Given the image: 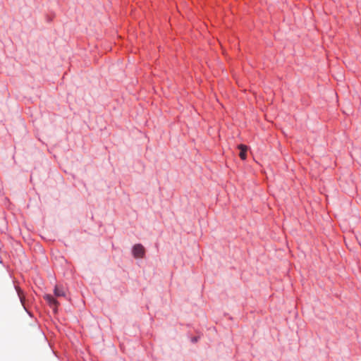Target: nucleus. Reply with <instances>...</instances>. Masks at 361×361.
Masks as SVG:
<instances>
[{
  "label": "nucleus",
  "instance_id": "4",
  "mask_svg": "<svg viewBox=\"0 0 361 361\" xmlns=\"http://www.w3.org/2000/svg\"><path fill=\"white\" fill-rule=\"evenodd\" d=\"M54 295L56 297H66V291L63 288L56 286L54 288Z\"/></svg>",
  "mask_w": 361,
  "mask_h": 361
},
{
  "label": "nucleus",
  "instance_id": "2",
  "mask_svg": "<svg viewBox=\"0 0 361 361\" xmlns=\"http://www.w3.org/2000/svg\"><path fill=\"white\" fill-rule=\"evenodd\" d=\"M44 298L49 303V306L56 312L57 310V307L59 305V302L50 294L45 295L44 296Z\"/></svg>",
  "mask_w": 361,
  "mask_h": 361
},
{
  "label": "nucleus",
  "instance_id": "5",
  "mask_svg": "<svg viewBox=\"0 0 361 361\" xmlns=\"http://www.w3.org/2000/svg\"><path fill=\"white\" fill-rule=\"evenodd\" d=\"M18 295H19L21 302H23V298H22V296L20 295V290H18Z\"/></svg>",
  "mask_w": 361,
  "mask_h": 361
},
{
  "label": "nucleus",
  "instance_id": "3",
  "mask_svg": "<svg viewBox=\"0 0 361 361\" xmlns=\"http://www.w3.org/2000/svg\"><path fill=\"white\" fill-rule=\"evenodd\" d=\"M238 148L240 150L239 157L241 159L245 160L247 157V147L241 144L238 146Z\"/></svg>",
  "mask_w": 361,
  "mask_h": 361
},
{
  "label": "nucleus",
  "instance_id": "1",
  "mask_svg": "<svg viewBox=\"0 0 361 361\" xmlns=\"http://www.w3.org/2000/svg\"><path fill=\"white\" fill-rule=\"evenodd\" d=\"M133 256L136 258H142L145 255V248L141 244H136L133 248Z\"/></svg>",
  "mask_w": 361,
  "mask_h": 361
}]
</instances>
